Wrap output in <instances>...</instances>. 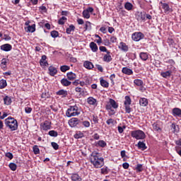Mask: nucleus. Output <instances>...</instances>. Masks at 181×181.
Here are the masks:
<instances>
[{"mask_svg":"<svg viewBox=\"0 0 181 181\" xmlns=\"http://www.w3.org/2000/svg\"><path fill=\"white\" fill-rule=\"evenodd\" d=\"M136 146H138L139 149H141V151H145L148 148L146 144L142 141H139Z\"/></svg>","mask_w":181,"mask_h":181,"instance_id":"21","label":"nucleus"},{"mask_svg":"<svg viewBox=\"0 0 181 181\" xmlns=\"http://www.w3.org/2000/svg\"><path fill=\"white\" fill-rule=\"evenodd\" d=\"M1 50L4 52H11V50H12V45L10 44H4L1 46Z\"/></svg>","mask_w":181,"mask_h":181,"instance_id":"14","label":"nucleus"},{"mask_svg":"<svg viewBox=\"0 0 181 181\" xmlns=\"http://www.w3.org/2000/svg\"><path fill=\"white\" fill-rule=\"evenodd\" d=\"M106 110H111V108H114L117 110L118 108V103L114 100V99L110 98L109 100V103L106 105Z\"/></svg>","mask_w":181,"mask_h":181,"instance_id":"6","label":"nucleus"},{"mask_svg":"<svg viewBox=\"0 0 181 181\" xmlns=\"http://www.w3.org/2000/svg\"><path fill=\"white\" fill-rule=\"evenodd\" d=\"M139 57L143 62H146L149 59V54L148 52H140Z\"/></svg>","mask_w":181,"mask_h":181,"instance_id":"16","label":"nucleus"},{"mask_svg":"<svg viewBox=\"0 0 181 181\" xmlns=\"http://www.w3.org/2000/svg\"><path fill=\"white\" fill-rule=\"evenodd\" d=\"M95 146H100V148H105L107 143L104 140H100L95 143Z\"/></svg>","mask_w":181,"mask_h":181,"instance_id":"26","label":"nucleus"},{"mask_svg":"<svg viewBox=\"0 0 181 181\" xmlns=\"http://www.w3.org/2000/svg\"><path fill=\"white\" fill-rule=\"evenodd\" d=\"M6 157L8 158V159H13V154L11 152H8L6 153Z\"/></svg>","mask_w":181,"mask_h":181,"instance_id":"55","label":"nucleus"},{"mask_svg":"<svg viewBox=\"0 0 181 181\" xmlns=\"http://www.w3.org/2000/svg\"><path fill=\"white\" fill-rule=\"evenodd\" d=\"M51 36L52 37L56 38L57 36H59V32L56 30H53L51 32Z\"/></svg>","mask_w":181,"mask_h":181,"instance_id":"51","label":"nucleus"},{"mask_svg":"<svg viewBox=\"0 0 181 181\" xmlns=\"http://www.w3.org/2000/svg\"><path fill=\"white\" fill-rule=\"evenodd\" d=\"M84 136V134L81 132H76V133L74 135L75 139H80V138H83Z\"/></svg>","mask_w":181,"mask_h":181,"instance_id":"36","label":"nucleus"},{"mask_svg":"<svg viewBox=\"0 0 181 181\" xmlns=\"http://www.w3.org/2000/svg\"><path fill=\"white\" fill-rule=\"evenodd\" d=\"M172 114L173 117H179L181 118V109L179 107L173 108L172 110Z\"/></svg>","mask_w":181,"mask_h":181,"instance_id":"12","label":"nucleus"},{"mask_svg":"<svg viewBox=\"0 0 181 181\" xmlns=\"http://www.w3.org/2000/svg\"><path fill=\"white\" fill-rule=\"evenodd\" d=\"M75 30H76V27L74 26V25H70L69 27L66 28V32L67 35H71V33L74 32Z\"/></svg>","mask_w":181,"mask_h":181,"instance_id":"29","label":"nucleus"},{"mask_svg":"<svg viewBox=\"0 0 181 181\" xmlns=\"http://www.w3.org/2000/svg\"><path fill=\"white\" fill-rule=\"evenodd\" d=\"M9 168H10V169H11V170L15 171V170H16L17 166H16V164H15L14 163H11L9 164Z\"/></svg>","mask_w":181,"mask_h":181,"instance_id":"50","label":"nucleus"},{"mask_svg":"<svg viewBox=\"0 0 181 181\" xmlns=\"http://www.w3.org/2000/svg\"><path fill=\"white\" fill-rule=\"evenodd\" d=\"M175 151H176L177 153H178V155H180V156H181V147L176 146Z\"/></svg>","mask_w":181,"mask_h":181,"instance_id":"60","label":"nucleus"},{"mask_svg":"<svg viewBox=\"0 0 181 181\" xmlns=\"http://www.w3.org/2000/svg\"><path fill=\"white\" fill-rule=\"evenodd\" d=\"M106 124L108 125H115L117 124V121H115L114 119H109L106 121Z\"/></svg>","mask_w":181,"mask_h":181,"instance_id":"44","label":"nucleus"},{"mask_svg":"<svg viewBox=\"0 0 181 181\" xmlns=\"http://www.w3.org/2000/svg\"><path fill=\"white\" fill-rule=\"evenodd\" d=\"M8 63V60L5 58L2 59L1 63V69H6V64Z\"/></svg>","mask_w":181,"mask_h":181,"instance_id":"41","label":"nucleus"},{"mask_svg":"<svg viewBox=\"0 0 181 181\" xmlns=\"http://www.w3.org/2000/svg\"><path fill=\"white\" fill-rule=\"evenodd\" d=\"M144 37L145 35L141 32L134 33L132 35V40H134V42H139V40H142Z\"/></svg>","mask_w":181,"mask_h":181,"instance_id":"7","label":"nucleus"},{"mask_svg":"<svg viewBox=\"0 0 181 181\" xmlns=\"http://www.w3.org/2000/svg\"><path fill=\"white\" fill-rule=\"evenodd\" d=\"M101 173L102 175H107L108 174V167L104 166L103 168H101Z\"/></svg>","mask_w":181,"mask_h":181,"instance_id":"48","label":"nucleus"},{"mask_svg":"<svg viewBox=\"0 0 181 181\" xmlns=\"http://www.w3.org/2000/svg\"><path fill=\"white\" fill-rule=\"evenodd\" d=\"M99 49L100 50V52H104L108 53V54L111 53V52H110V51H107V47H105L104 46H100L99 47Z\"/></svg>","mask_w":181,"mask_h":181,"instance_id":"52","label":"nucleus"},{"mask_svg":"<svg viewBox=\"0 0 181 181\" xmlns=\"http://www.w3.org/2000/svg\"><path fill=\"white\" fill-rule=\"evenodd\" d=\"M8 84L6 83V80L1 79L0 80V88H5Z\"/></svg>","mask_w":181,"mask_h":181,"instance_id":"40","label":"nucleus"},{"mask_svg":"<svg viewBox=\"0 0 181 181\" xmlns=\"http://www.w3.org/2000/svg\"><path fill=\"white\" fill-rule=\"evenodd\" d=\"M136 169L137 171L139 172H142L143 169H142V164H138L136 167Z\"/></svg>","mask_w":181,"mask_h":181,"instance_id":"56","label":"nucleus"},{"mask_svg":"<svg viewBox=\"0 0 181 181\" xmlns=\"http://www.w3.org/2000/svg\"><path fill=\"white\" fill-rule=\"evenodd\" d=\"M107 111H109V115H115V110H112V107H111V109H107Z\"/></svg>","mask_w":181,"mask_h":181,"instance_id":"59","label":"nucleus"},{"mask_svg":"<svg viewBox=\"0 0 181 181\" xmlns=\"http://www.w3.org/2000/svg\"><path fill=\"white\" fill-rule=\"evenodd\" d=\"M60 70L62 73H66L68 70H70V66L67 65H63L60 66Z\"/></svg>","mask_w":181,"mask_h":181,"instance_id":"39","label":"nucleus"},{"mask_svg":"<svg viewBox=\"0 0 181 181\" xmlns=\"http://www.w3.org/2000/svg\"><path fill=\"white\" fill-rule=\"evenodd\" d=\"M112 60V57H111L110 53H107V54H105L103 57V62H105L106 63H110Z\"/></svg>","mask_w":181,"mask_h":181,"instance_id":"24","label":"nucleus"},{"mask_svg":"<svg viewBox=\"0 0 181 181\" xmlns=\"http://www.w3.org/2000/svg\"><path fill=\"white\" fill-rule=\"evenodd\" d=\"M66 77L68 80H69L70 81H73V80H76L77 75H76V74L71 71L66 74Z\"/></svg>","mask_w":181,"mask_h":181,"instance_id":"17","label":"nucleus"},{"mask_svg":"<svg viewBox=\"0 0 181 181\" xmlns=\"http://www.w3.org/2000/svg\"><path fill=\"white\" fill-rule=\"evenodd\" d=\"M146 18V13H139V18L138 21H145Z\"/></svg>","mask_w":181,"mask_h":181,"instance_id":"38","label":"nucleus"},{"mask_svg":"<svg viewBox=\"0 0 181 181\" xmlns=\"http://www.w3.org/2000/svg\"><path fill=\"white\" fill-rule=\"evenodd\" d=\"M56 94H57V95H61L62 98H64L67 97V95L69 94V93L67 92V90L61 89V90H58L57 92H56Z\"/></svg>","mask_w":181,"mask_h":181,"instance_id":"15","label":"nucleus"},{"mask_svg":"<svg viewBox=\"0 0 181 181\" xmlns=\"http://www.w3.org/2000/svg\"><path fill=\"white\" fill-rule=\"evenodd\" d=\"M93 121L95 124H98V117L97 116H93Z\"/></svg>","mask_w":181,"mask_h":181,"instance_id":"62","label":"nucleus"},{"mask_svg":"<svg viewBox=\"0 0 181 181\" xmlns=\"http://www.w3.org/2000/svg\"><path fill=\"white\" fill-rule=\"evenodd\" d=\"M85 30H91V23L86 21L85 24Z\"/></svg>","mask_w":181,"mask_h":181,"instance_id":"45","label":"nucleus"},{"mask_svg":"<svg viewBox=\"0 0 181 181\" xmlns=\"http://www.w3.org/2000/svg\"><path fill=\"white\" fill-rule=\"evenodd\" d=\"M125 100H124V107H125V111L127 114H130L132 109H131V103H132V100H131V98L128 95L125 96Z\"/></svg>","mask_w":181,"mask_h":181,"instance_id":"5","label":"nucleus"},{"mask_svg":"<svg viewBox=\"0 0 181 181\" xmlns=\"http://www.w3.org/2000/svg\"><path fill=\"white\" fill-rule=\"evenodd\" d=\"M69 124L71 128H74V127H77L80 124V119L76 117H73L69 121Z\"/></svg>","mask_w":181,"mask_h":181,"instance_id":"9","label":"nucleus"},{"mask_svg":"<svg viewBox=\"0 0 181 181\" xmlns=\"http://www.w3.org/2000/svg\"><path fill=\"white\" fill-rule=\"evenodd\" d=\"M48 70L49 71L50 76H53L55 74H57V69H56V68H54L53 66H49Z\"/></svg>","mask_w":181,"mask_h":181,"instance_id":"30","label":"nucleus"},{"mask_svg":"<svg viewBox=\"0 0 181 181\" xmlns=\"http://www.w3.org/2000/svg\"><path fill=\"white\" fill-rule=\"evenodd\" d=\"M100 81L102 87H104L105 88H108V87H110V83L107 81L104 80V78H100Z\"/></svg>","mask_w":181,"mask_h":181,"instance_id":"23","label":"nucleus"},{"mask_svg":"<svg viewBox=\"0 0 181 181\" xmlns=\"http://www.w3.org/2000/svg\"><path fill=\"white\" fill-rule=\"evenodd\" d=\"M25 111L26 114H30L32 112V107H26Z\"/></svg>","mask_w":181,"mask_h":181,"instance_id":"58","label":"nucleus"},{"mask_svg":"<svg viewBox=\"0 0 181 181\" xmlns=\"http://www.w3.org/2000/svg\"><path fill=\"white\" fill-rule=\"evenodd\" d=\"M90 47L91 49L92 52H95L98 50V47L97 46V44H95V42H91L90 43Z\"/></svg>","mask_w":181,"mask_h":181,"instance_id":"28","label":"nucleus"},{"mask_svg":"<svg viewBox=\"0 0 181 181\" xmlns=\"http://www.w3.org/2000/svg\"><path fill=\"white\" fill-rule=\"evenodd\" d=\"M105 46H110L111 45V42H110V40L108 39L104 40L103 42Z\"/></svg>","mask_w":181,"mask_h":181,"instance_id":"61","label":"nucleus"},{"mask_svg":"<svg viewBox=\"0 0 181 181\" xmlns=\"http://www.w3.org/2000/svg\"><path fill=\"white\" fill-rule=\"evenodd\" d=\"M95 66L97 67L98 70H99V71H100L101 73L104 71V69H103V66L100 64H96Z\"/></svg>","mask_w":181,"mask_h":181,"instance_id":"57","label":"nucleus"},{"mask_svg":"<svg viewBox=\"0 0 181 181\" xmlns=\"http://www.w3.org/2000/svg\"><path fill=\"white\" fill-rule=\"evenodd\" d=\"M119 49L122 50V52H128V50H129V47L124 42H121L119 43Z\"/></svg>","mask_w":181,"mask_h":181,"instance_id":"10","label":"nucleus"},{"mask_svg":"<svg viewBox=\"0 0 181 181\" xmlns=\"http://www.w3.org/2000/svg\"><path fill=\"white\" fill-rule=\"evenodd\" d=\"M47 59V57H46V55L42 56V58L40 61V66H42V67H46L49 66V63H47V61H46Z\"/></svg>","mask_w":181,"mask_h":181,"instance_id":"11","label":"nucleus"},{"mask_svg":"<svg viewBox=\"0 0 181 181\" xmlns=\"http://www.w3.org/2000/svg\"><path fill=\"white\" fill-rule=\"evenodd\" d=\"M40 127L43 131H49V129H52V122L46 120L41 124Z\"/></svg>","mask_w":181,"mask_h":181,"instance_id":"8","label":"nucleus"},{"mask_svg":"<svg viewBox=\"0 0 181 181\" xmlns=\"http://www.w3.org/2000/svg\"><path fill=\"white\" fill-rule=\"evenodd\" d=\"M71 180L73 181H81V177L78 175V174H72L71 175Z\"/></svg>","mask_w":181,"mask_h":181,"instance_id":"34","label":"nucleus"},{"mask_svg":"<svg viewBox=\"0 0 181 181\" xmlns=\"http://www.w3.org/2000/svg\"><path fill=\"white\" fill-rule=\"evenodd\" d=\"M87 103H88V104H89V105H94L95 107H97V105H98L97 99H95L93 97L88 98Z\"/></svg>","mask_w":181,"mask_h":181,"instance_id":"13","label":"nucleus"},{"mask_svg":"<svg viewBox=\"0 0 181 181\" xmlns=\"http://www.w3.org/2000/svg\"><path fill=\"white\" fill-rule=\"evenodd\" d=\"M114 78H115V74H112L110 76V80L111 81V82L114 84Z\"/></svg>","mask_w":181,"mask_h":181,"instance_id":"64","label":"nucleus"},{"mask_svg":"<svg viewBox=\"0 0 181 181\" xmlns=\"http://www.w3.org/2000/svg\"><path fill=\"white\" fill-rule=\"evenodd\" d=\"M33 151L35 155H39V153H40V149H39V146L37 145L33 146Z\"/></svg>","mask_w":181,"mask_h":181,"instance_id":"37","label":"nucleus"},{"mask_svg":"<svg viewBox=\"0 0 181 181\" xmlns=\"http://www.w3.org/2000/svg\"><path fill=\"white\" fill-rule=\"evenodd\" d=\"M82 125H83V127H85L86 128H88L90 127V122L86 120L82 122Z\"/></svg>","mask_w":181,"mask_h":181,"instance_id":"54","label":"nucleus"},{"mask_svg":"<svg viewBox=\"0 0 181 181\" xmlns=\"http://www.w3.org/2000/svg\"><path fill=\"white\" fill-rule=\"evenodd\" d=\"M36 30V25L33 24L32 25H28L27 27V32H30L31 33H33Z\"/></svg>","mask_w":181,"mask_h":181,"instance_id":"33","label":"nucleus"},{"mask_svg":"<svg viewBox=\"0 0 181 181\" xmlns=\"http://www.w3.org/2000/svg\"><path fill=\"white\" fill-rule=\"evenodd\" d=\"M83 66L86 69H88V70H91V69H94V65L89 61H86L83 63Z\"/></svg>","mask_w":181,"mask_h":181,"instance_id":"20","label":"nucleus"},{"mask_svg":"<svg viewBox=\"0 0 181 181\" xmlns=\"http://www.w3.org/2000/svg\"><path fill=\"white\" fill-rule=\"evenodd\" d=\"M78 25H84V21L81 18L77 19Z\"/></svg>","mask_w":181,"mask_h":181,"instance_id":"63","label":"nucleus"},{"mask_svg":"<svg viewBox=\"0 0 181 181\" xmlns=\"http://www.w3.org/2000/svg\"><path fill=\"white\" fill-rule=\"evenodd\" d=\"M132 138L135 139H145V133L142 130L132 131L131 134Z\"/></svg>","mask_w":181,"mask_h":181,"instance_id":"4","label":"nucleus"},{"mask_svg":"<svg viewBox=\"0 0 181 181\" xmlns=\"http://www.w3.org/2000/svg\"><path fill=\"white\" fill-rule=\"evenodd\" d=\"M170 129L173 131V134H177L180 131L179 126L176 125L175 123L170 125Z\"/></svg>","mask_w":181,"mask_h":181,"instance_id":"18","label":"nucleus"},{"mask_svg":"<svg viewBox=\"0 0 181 181\" xmlns=\"http://www.w3.org/2000/svg\"><path fill=\"white\" fill-rule=\"evenodd\" d=\"M48 134L49 135V136H54V138H56V136H57V135H59L57 132H56L54 130L49 131Z\"/></svg>","mask_w":181,"mask_h":181,"instance_id":"47","label":"nucleus"},{"mask_svg":"<svg viewBox=\"0 0 181 181\" xmlns=\"http://www.w3.org/2000/svg\"><path fill=\"white\" fill-rule=\"evenodd\" d=\"M4 124L11 131H16L18 129V120L12 117H8L4 120Z\"/></svg>","mask_w":181,"mask_h":181,"instance_id":"2","label":"nucleus"},{"mask_svg":"<svg viewBox=\"0 0 181 181\" xmlns=\"http://www.w3.org/2000/svg\"><path fill=\"white\" fill-rule=\"evenodd\" d=\"M124 8L127 9V11H132V8H134V5L131 4L130 2H127L124 4Z\"/></svg>","mask_w":181,"mask_h":181,"instance_id":"35","label":"nucleus"},{"mask_svg":"<svg viewBox=\"0 0 181 181\" xmlns=\"http://www.w3.org/2000/svg\"><path fill=\"white\" fill-rule=\"evenodd\" d=\"M160 4L162 5V8L165 13L166 12H169V11H170V7H169V4L166 3H163L162 1H160Z\"/></svg>","mask_w":181,"mask_h":181,"instance_id":"25","label":"nucleus"},{"mask_svg":"<svg viewBox=\"0 0 181 181\" xmlns=\"http://www.w3.org/2000/svg\"><path fill=\"white\" fill-rule=\"evenodd\" d=\"M83 18H85L86 19H90V13L88 12V11L84 10V11H83Z\"/></svg>","mask_w":181,"mask_h":181,"instance_id":"46","label":"nucleus"},{"mask_svg":"<svg viewBox=\"0 0 181 181\" xmlns=\"http://www.w3.org/2000/svg\"><path fill=\"white\" fill-rule=\"evenodd\" d=\"M51 145L52 146V148L55 150L57 151V149H59V144H57V143L56 142H52Z\"/></svg>","mask_w":181,"mask_h":181,"instance_id":"53","label":"nucleus"},{"mask_svg":"<svg viewBox=\"0 0 181 181\" xmlns=\"http://www.w3.org/2000/svg\"><path fill=\"white\" fill-rule=\"evenodd\" d=\"M139 104L141 107H146V105H148V99L145 98H140Z\"/></svg>","mask_w":181,"mask_h":181,"instance_id":"27","label":"nucleus"},{"mask_svg":"<svg viewBox=\"0 0 181 181\" xmlns=\"http://www.w3.org/2000/svg\"><path fill=\"white\" fill-rule=\"evenodd\" d=\"M122 71L124 74H127V76H131V74H134V71H132V69L127 67H124Z\"/></svg>","mask_w":181,"mask_h":181,"instance_id":"19","label":"nucleus"},{"mask_svg":"<svg viewBox=\"0 0 181 181\" xmlns=\"http://www.w3.org/2000/svg\"><path fill=\"white\" fill-rule=\"evenodd\" d=\"M66 21H67V18H66L65 16H62V17L58 21V23H59V25H64V23H66Z\"/></svg>","mask_w":181,"mask_h":181,"instance_id":"43","label":"nucleus"},{"mask_svg":"<svg viewBox=\"0 0 181 181\" xmlns=\"http://www.w3.org/2000/svg\"><path fill=\"white\" fill-rule=\"evenodd\" d=\"M4 101L6 105H11V104H12V99L9 96H6L4 98Z\"/></svg>","mask_w":181,"mask_h":181,"instance_id":"31","label":"nucleus"},{"mask_svg":"<svg viewBox=\"0 0 181 181\" xmlns=\"http://www.w3.org/2000/svg\"><path fill=\"white\" fill-rule=\"evenodd\" d=\"M172 74V71H166L165 72H161L160 76L164 78H168V77H170Z\"/></svg>","mask_w":181,"mask_h":181,"instance_id":"32","label":"nucleus"},{"mask_svg":"<svg viewBox=\"0 0 181 181\" xmlns=\"http://www.w3.org/2000/svg\"><path fill=\"white\" fill-rule=\"evenodd\" d=\"M153 128L154 131H161L160 127H159V124H158V123H153Z\"/></svg>","mask_w":181,"mask_h":181,"instance_id":"49","label":"nucleus"},{"mask_svg":"<svg viewBox=\"0 0 181 181\" xmlns=\"http://www.w3.org/2000/svg\"><path fill=\"white\" fill-rule=\"evenodd\" d=\"M61 84H62L64 87H69V86L71 85V81H68L67 78H64L61 80Z\"/></svg>","mask_w":181,"mask_h":181,"instance_id":"22","label":"nucleus"},{"mask_svg":"<svg viewBox=\"0 0 181 181\" xmlns=\"http://www.w3.org/2000/svg\"><path fill=\"white\" fill-rule=\"evenodd\" d=\"M90 163L96 169H100L104 166V158L100 157V153L97 151H93L90 154Z\"/></svg>","mask_w":181,"mask_h":181,"instance_id":"1","label":"nucleus"},{"mask_svg":"<svg viewBox=\"0 0 181 181\" xmlns=\"http://www.w3.org/2000/svg\"><path fill=\"white\" fill-rule=\"evenodd\" d=\"M134 84H136V86H138L139 87H141V86H144V81H142V80L141 79H135L134 81Z\"/></svg>","mask_w":181,"mask_h":181,"instance_id":"42","label":"nucleus"},{"mask_svg":"<svg viewBox=\"0 0 181 181\" xmlns=\"http://www.w3.org/2000/svg\"><path fill=\"white\" fill-rule=\"evenodd\" d=\"M66 115L68 117V118L80 115V112H78V107L76 105L70 106L66 110Z\"/></svg>","mask_w":181,"mask_h":181,"instance_id":"3","label":"nucleus"}]
</instances>
